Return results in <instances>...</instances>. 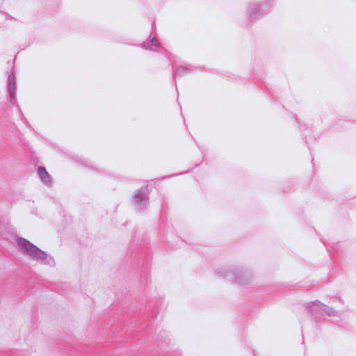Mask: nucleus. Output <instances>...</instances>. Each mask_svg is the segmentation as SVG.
<instances>
[{"mask_svg": "<svg viewBox=\"0 0 356 356\" xmlns=\"http://www.w3.org/2000/svg\"><path fill=\"white\" fill-rule=\"evenodd\" d=\"M149 39H150V42L152 44H154V43L157 42L156 38L154 36H150Z\"/></svg>", "mask_w": 356, "mask_h": 356, "instance_id": "obj_4", "label": "nucleus"}, {"mask_svg": "<svg viewBox=\"0 0 356 356\" xmlns=\"http://www.w3.org/2000/svg\"><path fill=\"white\" fill-rule=\"evenodd\" d=\"M38 174L40 176L42 182L47 185H50L51 183V178L49 174L47 172L44 167H39L38 169Z\"/></svg>", "mask_w": 356, "mask_h": 356, "instance_id": "obj_2", "label": "nucleus"}, {"mask_svg": "<svg viewBox=\"0 0 356 356\" xmlns=\"http://www.w3.org/2000/svg\"><path fill=\"white\" fill-rule=\"evenodd\" d=\"M9 81H10L9 84H10V96H11V97H13L14 95V92L13 90H14V86H15L13 79L10 77Z\"/></svg>", "mask_w": 356, "mask_h": 356, "instance_id": "obj_3", "label": "nucleus"}, {"mask_svg": "<svg viewBox=\"0 0 356 356\" xmlns=\"http://www.w3.org/2000/svg\"><path fill=\"white\" fill-rule=\"evenodd\" d=\"M15 243L20 251L32 259L44 262L48 257L46 252L42 250L24 238L16 237Z\"/></svg>", "mask_w": 356, "mask_h": 356, "instance_id": "obj_1", "label": "nucleus"}]
</instances>
